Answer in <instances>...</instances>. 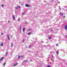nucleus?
Wrapping results in <instances>:
<instances>
[{"mask_svg": "<svg viewBox=\"0 0 67 67\" xmlns=\"http://www.w3.org/2000/svg\"><path fill=\"white\" fill-rule=\"evenodd\" d=\"M24 12H23V13H22V14L23 15H24Z\"/></svg>", "mask_w": 67, "mask_h": 67, "instance_id": "20", "label": "nucleus"}, {"mask_svg": "<svg viewBox=\"0 0 67 67\" xmlns=\"http://www.w3.org/2000/svg\"><path fill=\"white\" fill-rule=\"evenodd\" d=\"M3 58H4V57H2L1 58V59L0 60L1 61H2V60H3Z\"/></svg>", "mask_w": 67, "mask_h": 67, "instance_id": "3", "label": "nucleus"}, {"mask_svg": "<svg viewBox=\"0 0 67 67\" xmlns=\"http://www.w3.org/2000/svg\"><path fill=\"white\" fill-rule=\"evenodd\" d=\"M52 58H53V55L52 56Z\"/></svg>", "mask_w": 67, "mask_h": 67, "instance_id": "32", "label": "nucleus"}, {"mask_svg": "<svg viewBox=\"0 0 67 67\" xmlns=\"http://www.w3.org/2000/svg\"><path fill=\"white\" fill-rule=\"evenodd\" d=\"M1 46H3V43H2L1 44Z\"/></svg>", "mask_w": 67, "mask_h": 67, "instance_id": "10", "label": "nucleus"}, {"mask_svg": "<svg viewBox=\"0 0 67 67\" xmlns=\"http://www.w3.org/2000/svg\"><path fill=\"white\" fill-rule=\"evenodd\" d=\"M8 52H7V53H6V56H7V55H8Z\"/></svg>", "mask_w": 67, "mask_h": 67, "instance_id": "12", "label": "nucleus"}, {"mask_svg": "<svg viewBox=\"0 0 67 67\" xmlns=\"http://www.w3.org/2000/svg\"><path fill=\"white\" fill-rule=\"evenodd\" d=\"M52 31H53V30L52 29H51Z\"/></svg>", "mask_w": 67, "mask_h": 67, "instance_id": "37", "label": "nucleus"}, {"mask_svg": "<svg viewBox=\"0 0 67 67\" xmlns=\"http://www.w3.org/2000/svg\"><path fill=\"white\" fill-rule=\"evenodd\" d=\"M30 61H31V62H32V60H30Z\"/></svg>", "mask_w": 67, "mask_h": 67, "instance_id": "34", "label": "nucleus"}, {"mask_svg": "<svg viewBox=\"0 0 67 67\" xmlns=\"http://www.w3.org/2000/svg\"><path fill=\"white\" fill-rule=\"evenodd\" d=\"M31 30V29H29V30H28V31H30V30Z\"/></svg>", "mask_w": 67, "mask_h": 67, "instance_id": "27", "label": "nucleus"}, {"mask_svg": "<svg viewBox=\"0 0 67 67\" xmlns=\"http://www.w3.org/2000/svg\"><path fill=\"white\" fill-rule=\"evenodd\" d=\"M13 19L14 20H15V17L14 16V15H13Z\"/></svg>", "mask_w": 67, "mask_h": 67, "instance_id": "6", "label": "nucleus"}, {"mask_svg": "<svg viewBox=\"0 0 67 67\" xmlns=\"http://www.w3.org/2000/svg\"><path fill=\"white\" fill-rule=\"evenodd\" d=\"M31 32H29L28 33V34H31Z\"/></svg>", "mask_w": 67, "mask_h": 67, "instance_id": "17", "label": "nucleus"}, {"mask_svg": "<svg viewBox=\"0 0 67 67\" xmlns=\"http://www.w3.org/2000/svg\"><path fill=\"white\" fill-rule=\"evenodd\" d=\"M18 63H16V64H14V65H13V67H14V66H16V65H18Z\"/></svg>", "mask_w": 67, "mask_h": 67, "instance_id": "5", "label": "nucleus"}, {"mask_svg": "<svg viewBox=\"0 0 67 67\" xmlns=\"http://www.w3.org/2000/svg\"><path fill=\"white\" fill-rule=\"evenodd\" d=\"M24 40H23V42H24Z\"/></svg>", "mask_w": 67, "mask_h": 67, "instance_id": "28", "label": "nucleus"}, {"mask_svg": "<svg viewBox=\"0 0 67 67\" xmlns=\"http://www.w3.org/2000/svg\"><path fill=\"white\" fill-rule=\"evenodd\" d=\"M17 7H18V8H21V7L19 6H18Z\"/></svg>", "mask_w": 67, "mask_h": 67, "instance_id": "11", "label": "nucleus"}, {"mask_svg": "<svg viewBox=\"0 0 67 67\" xmlns=\"http://www.w3.org/2000/svg\"><path fill=\"white\" fill-rule=\"evenodd\" d=\"M15 9H18V7H16V8Z\"/></svg>", "mask_w": 67, "mask_h": 67, "instance_id": "19", "label": "nucleus"}, {"mask_svg": "<svg viewBox=\"0 0 67 67\" xmlns=\"http://www.w3.org/2000/svg\"><path fill=\"white\" fill-rule=\"evenodd\" d=\"M21 57V55H19L18 57V58L20 59Z\"/></svg>", "mask_w": 67, "mask_h": 67, "instance_id": "9", "label": "nucleus"}, {"mask_svg": "<svg viewBox=\"0 0 67 67\" xmlns=\"http://www.w3.org/2000/svg\"><path fill=\"white\" fill-rule=\"evenodd\" d=\"M2 7H4V4H2Z\"/></svg>", "mask_w": 67, "mask_h": 67, "instance_id": "14", "label": "nucleus"}, {"mask_svg": "<svg viewBox=\"0 0 67 67\" xmlns=\"http://www.w3.org/2000/svg\"><path fill=\"white\" fill-rule=\"evenodd\" d=\"M25 7H30V5L28 4H26Z\"/></svg>", "mask_w": 67, "mask_h": 67, "instance_id": "1", "label": "nucleus"}, {"mask_svg": "<svg viewBox=\"0 0 67 67\" xmlns=\"http://www.w3.org/2000/svg\"><path fill=\"white\" fill-rule=\"evenodd\" d=\"M49 40H50L51 39V37H49Z\"/></svg>", "mask_w": 67, "mask_h": 67, "instance_id": "16", "label": "nucleus"}, {"mask_svg": "<svg viewBox=\"0 0 67 67\" xmlns=\"http://www.w3.org/2000/svg\"><path fill=\"white\" fill-rule=\"evenodd\" d=\"M66 37H67V36H66Z\"/></svg>", "mask_w": 67, "mask_h": 67, "instance_id": "39", "label": "nucleus"}, {"mask_svg": "<svg viewBox=\"0 0 67 67\" xmlns=\"http://www.w3.org/2000/svg\"><path fill=\"white\" fill-rule=\"evenodd\" d=\"M41 54H42V53H41Z\"/></svg>", "mask_w": 67, "mask_h": 67, "instance_id": "40", "label": "nucleus"}, {"mask_svg": "<svg viewBox=\"0 0 67 67\" xmlns=\"http://www.w3.org/2000/svg\"><path fill=\"white\" fill-rule=\"evenodd\" d=\"M3 33H2V34H1L2 35H3Z\"/></svg>", "mask_w": 67, "mask_h": 67, "instance_id": "26", "label": "nucleus"}, {"mask_svg": "<svg viewBox=\"0 0 67 67\" xmlns=\"http://www.w3.org/2000/svg\"><path fill=\"white\" fill-rule=\"evenodd\" d=\"M20 19H18V21H20Z\"/></svg>", "mask_w": 67, "mask_h": 67, "instance_id": "22", "label": "nucleus"}, {"mask_svg": "<svg viewBox=\"0 0 67 67\" xmlns=\"http://www.w3.org/2000/svg\"><path fill=\"white\" fill-rule=\"evenodd\" d=\"M23 55H22V56H21V57H23Z\"/></svg>", "mask_w": 67, "mask_h": 67, "instance_id": "24", "label": "nucleus"}, {"mask_svg": "<svg viewBox=\"0 0 67 67\" xmlns=\"http://www.w3.org/2000/svg\"><path fill=\"white\" fill-rule=\"evenodd\" d=\"M6 64V63L5 62V63H4L3 64V66H5V64Z\"/></svg>", "mask_w": 67, "mask_h": 67, "instance_id": "7", "label": "nucleus"}, {"mask_svg": "<svg viewBox=\"0 0 67 67\" xmlns=\"http://www.w3.org/2000/svg\"><path fill=\"white\" fill-rule=\"evenodd\" d=\"M19 29L20 30H21V26H20L19 27Z\"/></svg>", "mask_w": 67, "mask_h": 67, "instance_id": "13", "label": "nucleus"}, {"mask_svg": "<svg viewBox=\"0 0 67 67\" xmlns=\"http://www.w3.org/2000/svg\"><path fill=\"white\" fill-rule=\"evenodd\" d=\"M7 36L8 38V40H10V37H9V35H7Z\"/></svg>", "mask_w": 67, "mask_h": 67, "instance_id": "2", "label": "nucleus"}, {"mask_svg": "<svg viewBox=\"0 0 67 67\" xmlns=\"http://www.w3.org/2000/svg\"><path fill=\"white\" fill-rule=\"evenodd\" d=\"M26 62V63H27V62H28V61L27 60H25L24 61H23V63H24V62Z\"/></svg>", "mask_w": 67, "mask_h": 67, "instance_id": "4", "label": "nucleus"}, {"mask_svg": "<svg viewBox=\"0 0 67 67\" xmlns=\"http://www.w3.org/2000/svg\"><path fill=\"white\" fill-rule=\"evenodd\" d=\"M57 54H58V52H57Z\"/></svg>", "mask_w": 67, "mask_h": 67, "instance_id": "25", "label": "nucleus"}, {"mask_svg": "<svg viewBox=\"0 0 67 67\" xmlns=\"http://www.w3.org/2000/svg\"><path fill=\"white\" fill-rule=\"evenodd\" d=\"M25 28H24L23 29V32H24V30H25Z\"/></svg>", "mask_w": 67, "mask_h": 67, "instance_id": "8", "label": "nucleus"}, {"mask_svg": "<svg viewBox=\"0 0 67 67\" xmlns=\"http://www.w3.org/2000/svg\"><path fill=\"white\" fill-rule=\"evenodd\" d=\"M62 14V13H60V14Z\"/></svg>", "mask_w": 67, "mask_h": 67, "instance_id": "36", "label": "nucleus"}, {"mask_svg": "<svg viewBox=\"0 0 67 67\" xmlns=\"http://www.w3.org/2000/svg\"><path fill=\"white\" fill-rule=\"evenodd\" d=\"M65 16H63V18H65Z\"/></svg>", "mask_w": 67, "mask_h": 67, "instance_id": "31", "label": "nucleus"}, {"mask_svg": "<svg viewBox=\"0 0 67 67\" xmlns=\"http://www.w3.org/2000/svg\"><path fill=\"white\" fill-rule=\"evenodd\" d=\"M11 46H12V47L13 46V44H12V43H11Z\"/></svg>", "mask_w": 67, "mask_h": 67, "instance_id": "15", "label": "nucleus"}, {"mask_svg": "<svg viewBox=\"0 0 67 67\" xmlns=\"http://www.w3.org/2000/svg\"><path fill=\"white\" fill-rule=\"evenodd\" d=\"M8 23H10V21H8Z\"/></svg>", "mask_w": 67, "mask_h": 67, "instance_id": "33", "label": "nucleus"}, {"mask_svg": "<svg viewBox=\"0 0 67 67\" xmlns=\"http://www.w3.org/2000/svg\"><path fill=\"white\" fill-rule=\"evenodd\" d=\"M61 15L62 16L63 15V14H61Z\"/></svg>", "mask_w": 67, "mask_h": 67, "instance_id": "30", "label": "nucleus"}, {"mask_svg": "<svg viewBox=\"0 0 67 67\" xmlns=\"http://www.w3.org/2000/svg\"><path fill=\"white\" fill-rule=\"evenodd\" d=\"M48 67H51V66H47Z\"/></svg>", "mask_w": 67, "mask_h": 67, "instance_id": "29", "label": "nucleus"}, {"mask_svg": "<svg viewBox=\"0 0 67 67\" xmlns=\"http://www.w3.org/2000/svg\"><path fill=\"white\" fill-rule=\"evenodd\" d=\"M21 4L22 5V4Z\"/></svg>", "mask_w": 67, "mask_h": 67, "instance_id": "38", "label": "nucleus"}, {"mask_svg": "<svg viewBox=\"0 0 67 67\" xmlns=\"http://www.w3.org/2000/svg\"><path fill=\"white\" fill-rule=\"evenodd\" d=\"M27 2H29V3L30 2V1H27Z\"/></svg>", "mask_w": 67, "mask_h": 67, "instance_id": "18", "label": "nucleus"}, {"mask_svg": "<svg viewBox=\"0 0 67 67\" xmlns=\"http://www.w3.org/2000/svg\"><path fill=\"white\" fill-rule=\"evenodd\" d=\"M31 47V45H30L29 46V48H30Z\"/></svg>", "mask_w": 67, "mask_h": 67, "instance_id": "21", "label": "nucleus"}, {"mask_svg": "<svg viewBox=\"0 0 67 67\" xmlns=\"http://www.w3.org/2000/svg\"><path fill=\"white\" fill-rule=\"evenodd\" d=\"M56 46H58V44H56Z\"/></svg>", "mask_w": 67, "mask_h": 67, "instance_id": "23", "label": "nucleus"}, {"mask_svg": "<svg viewBox=\"0 0 67 67\" xmlns=\"http://www.w3.org/2000/svg\"><path fill=\"white\" fill-rule=\"evenodd\" d=\"M59 9H60V10H61V8H59Z\"/></svg>", "mask_w": 67, "mask_h": 67, "instance_id": "35", "label": "nucleus"}]
</instances>
